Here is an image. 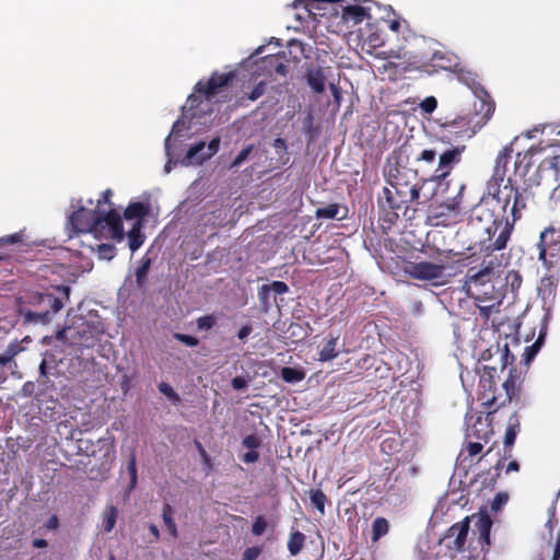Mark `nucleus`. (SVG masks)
<instances>
[{"instance_id": "obj_1", "label": "nucleus", "mask_w": 560, "mask_h": 560, "mask_svg": "<svg viewBox=\"0 0 560 560\" xmlns=\"http://www.w3.org/2000/svg\"><path fill=\"white\" fill-rule=\"evenodd\" d=\"M505 185L504 197H498V202L502 203L503 215L493 218L492 224L486 229L490 243L487 245L488 250H503L506 248L511 240L515 224L517 221L529 217L536 209L537 202L535 194L528 187H518Z\"/></svg>"}, {"instance_id": "obj_2", "label": "nucleus", "mask_w": 560, "mask_h": 560, "mask_svg": "<svg viewBox=\"0 0 560 560\" xmlns=\"http://www.w3.org/2000/svg\"><path fill=\"white\" fill-rule=\"evenodd\" d=\"M459 82L467 85L478 97L479 107L475 105L476 113L470 117H457L447 125L451 133L460 135L462 137L471 138L491 119L495 103L490 94L478 80V74L471 69L458 63L453 70Z\"/></svg>"}, {"instance_id": "obj_3", "label": "nucleus", "mask_w": 560, "mask_h": 560, "mask_svg": "<svg viewBox=\"0 0 560 560\" xmlns=\"http://www.w3.org/2000/svg\"><path fill=\"white\" fill-rule=\"evenodd\" d=\"M70 301V287L56 285L43 292H27L19 299L23 324L48 325Z\"/></svg>"}, {"instance_id": "obj_4", "label": "nucleus", "mask_w": 560, "mask_h": 560, "mask_svg": "<svg viewBox=\"0 0 560 560\" xmlns=\"http://www.w3.org/2000/svg\"><path fill=\"white\" fill-rule=\"evenodd\" d=\"M409 172L397 165H388L385 170L386 182L390 188H383V197L392 210H398L402 205L416 201L420 196L421 188L407 180V173Z\"/></svg>"}, {"instance_id": "obj_5", "label": "nucleus", "mask_w": 560, "mask_h": 560, "mask_svg": "<svg viewBox=\"0 0 560 560\" xmlns=\"http://www.w3.org/2000/svg\"><path fill=\"white\" fill-rule=\"evenodd\" d=\"M93 235L96 238L114 240L121 242L125 238L121 215L114 209L107 212L98 210L96 222H94Z\"/></svg>"}, {"instance_id": "obj_6", "label": "nucleus", "mask_w": 560, "mask_h": 560, "mask_svg": "<svg viewBox=\"0 0 560 560\" xmlns=\"http://www.w3.org/2000/svg\"><path fill=\"white\" fill-rule=\"evenodd\" d=\"M446 265L444 262L431 261H407L404 272L410 278L421 281L435 282L444 277Z\"/></svg>"}, {"instance_id": "obj_7", "label": "nucleus", "mask_w": 560, "mask_h": 560, "mask_svg": "<svg viewBox=\"0 0 560 560\" xmlns=\"http://www.w3.org/2000/svg\"><path fill=\"white\" fill-rule=\"evenodd\" d=\"M234 78L235 72L233 71L226 73L214 71L207 81H198L194 90L197 94L203 95L207 101H211L214 96L220 94L223 89L228 88Z\"/></svg>"}, {"instance_id": "obj_8", "label": "nucleus", "mask_w": 560, "mask_h": 560, "mask_svg": "<svg viewBox=\"0 0 560 560\" xmlns=\"http://www.w3.org/2000/svg\"><path fill=\"white\" fill-rule=\"evenodd\" d=\"M465 149V145H456L443 151L439 156V164L434 170L431 179L439 183L445 179L453 168L460 163L462 154Z\"/></svg>"}, {"instance_id": "obj_9", "label": "nucleus", "mask_w": 560, "mask_h": 560, "mask_svg": "<svg viewBox=\"0 0 560 560\" xmlns=\"http://www.w3.org/2000/svg\"><path fill=\"white\" fill-rule=\"evenodd\" d=\"M495 376L497 368L488 365L482 366L479 380V400L482 401V405L493 409L498 401V397L494 395L497 384Z\"/></svg>"}, {"instance_id": "obj_10", "label": "nucleus", "mask_w": 560, "mask_h": 560, "mask_svg": "<svg viewBox=\"0 0 560 560\" xmlns=\"http://www.w3.org/2000/svg\"><path fill=\"white\" fill-rule=\"evenodd\" d=\"M97 212V209L91 210L84 207H80L70 215L69 223L77 233L93 234L94 222H96Z\"/></svg>"}, {"instance_id": "obj_11", "label": "nucleus", "mask_w": 560, "mask_h": 560, "mask_svg": "<svg viewBox=\"0 0 560 560\" xmlns=\"http://www.w3.org/2000/svg\"><path fill=\"white\" fill-rule=\"evenodd\" d=\"M546 270V273L541 277L538 284V294L541 299L547 302H551L556 298L558 284H559V270L560 265L548 269L547 267H542Z\"/></svg>"}, {"instance_id": "obj_12", "label": "nucleus", "mask_w": 560, "mask_h": 560, "mask_svg": "<svg viewBox=\"0 0 560 560\" xmlns=\"http://www.w3.org/2000/svg\"><path fill=\"white\" fill-rule=\"evenodd\" d=\"M502 386L505 392V398L502 401H497L493 411H495L499 407L504 406L506 402H510L512 399L520 397L521 382L520 375L517 374V370L515 368L510 369L509 376L503 382Z\"/></svg>"}, {"instance_id": "obj_13", "label": "nucleus", "mask_w": 560, "mask_h": 560, "mask_svg": "<svg viewBox=\"0 0 560 560\" xmlns=\"http://www.w3.org/2000/svg\"><path fill=\"white\" fill-rule=\"evenodd\" d=\"M492 434L493 429L491 422H489L488 419L483 418L482 416H478L475 422L467 428L468 438H474L476 440L482 441L483 443H488Z\"/></svg>"}, {"instance_id": "obj_14", "label": "nucleus", "mask_w": 560, "mask_h": 560, "mask_svg": "<svg viewBox=\"0 0 560 560\" xmlns=\"http://www.w3.org/2000/svg\"><path fill=\"white\" fill-rule=\"evenodd\" d=\"M305 79L308 86L312 89L314 93L322 94L325 91L327 80L325 68L319 66L307 67L305 71Z\"/></svg>"}, {"instance_id": "obj_15", "label": "nucleus", "mask_w": 560, "mask_h": 560, "mask_svg": "<svg viewBox=\"0 0 560 560\" xmlns=\"http://www.w3.org/2000/svg\"><path fill=\"white\" fill-rule=\"evenodd\" d=\"M430 60L434 67L451 72H453V70L458 67V63L460 62L459 58L455 54L441 50L434 51Z\"/></svg>"}, {"instance_id": "obj_16", "label": "nucleus", "mask_w": 560, "mask_h": 560, "mask_svg": "<svg viewBox=\"0 0 560 560\" xmlns=\"http://www.w3.org/2000/svg\"><path fill=\"white\" fill-rule=\"evenodd\" d=\"M454 530H457V536L453 540V544L448 546V548L456 552H462L465 549V544L469 532V517H465L463 521L453 524V532Z\"/></svg>"}, {"instance_id": "obj_17", "label": "nucleus", "mask_w": 560, "mask_h": 560, "mask_svg": "<svg viewBox=\"0 0 560 560\" xmlns=\"http://www.w3.org/2000/svg\"><path fill=\"white\" fill-rule=\"evenodd\" d=\"M339 340V335L334 336L331 334L328 335L326 342L323 345L320 351L318 352V360L320 362H328L336 359L340 350L337 348Z\"/></svg>"}, {"instance_id": "obj_18", "label": "nucleus", "mask_w": 560, "mask_h": 560, "mask_svg": "<svg viewBox=\"0 0 560 560\" xmlns=\"http://www.w3.org/2000/svg\"><path fill=\"white\" fill-rule=\"evenodd\" d=\"M150 213V205L136 201L130 202L124 211L126 220H136L143 222V219Z\"/></svg>"}, {"instance_id": "obj_19", "label": "nucleus", "mask_w": 560, "mask_h": 560, "mask_svg": "<svg viewBox=\"0 0 560 560\" xmlns=\"http://www.w3.org/2000/svg\"><path fill=\"white\" fill-rule=\"evenodd\" d=\"M491 278L488 273L482 272V268L479 270H475L470 268L465 277L463 288L469 292L472 287L477 288L480 285H485L486 283L491 281Z\"/></svg>"}, {"instance_id": "obj_20", "label": "nucleus", "mask_w": 560, "mask_h": 560, "mask_svg": "<svg viewBox=\"0 0 560 560\" xmlns=\"http://www.w3.org/2000/svg\"><path fill=\"white\" fill-rule=\"evenodd\" d=\"M494 250H488L487 246L485 247V258L481 264L482 272L488 273L490 277H493L497 272L502 268V258L503 255L492 256Z\"/></svg>"}, {"instance_id": "obj_21", "label": "nucleus", "mask_w": 560, "mask_h": 560, "mask_svg": "<svg viewBox=\"0 0 560 560\" xmlns=\"http://www.w3.org/2000/svg\"><path fill=\"white\" fill-rule=\"evenodd\" d=\"M343 2V0H295L294 8L304 7L308 14L316 15L315 11L326 10L327 5Z\"/></svg>"}, {"instance_id": "obj_22", "label": "nucleus", "mask_w": 560, "mask_h": 560, "mask_svg": "<svg viewBox=\"0 0 560 560\" xmlns=\"http://www.w3.org/2000/svg\"><path fill=\"white\" fill-rule=\"evenodd\" d=\"M369 12L361 5H346L341 7V16L346 22H352L354 24L361 23Z\"/></svg>"}, {"instance_id": "obj_23", "label": "nucleus", "mask_w": 560, "mask_h": 560, "mask_svg": "<svg viewBox=\"0 0 560 560\" xmlns=\"http://www.w3.org/2000/svg\"><path fill=\"white\" fill-rule=\"evenodd\" d=\"M142 228L143 222L136 221L127 233L129 248L132 253L138 250L144 243L145 236L142 233Z\"/></svg>"}, {"instance_id": "obj_24", "label": "nucleus", "mask_w": 560, "mask_h": 560, "mask_svg": "<svg viewBox=\"0 0 560 560\" xmlns=\"http://www.w3.org/2000/svg\"><path fill=\"white\" fill-rule=\"evenodd\" d=\"M466 189V185L464 183H459L457 185V192L455 196L446 197L444 202L442 203V207H445L448 211L453 212L454 214H459L463 210V194Z\"/></svg>"}, {"instance_id": "obj_25", "label": "nucleus", "mask_w": 560, "mask_h": 560, "mask_svg": "<svg viewBox=\"0 0 560 560\" xmlns=\"http://www.w3.org/2000/svg\"><path fill=\"white\" fill-rule=\"evenodd\" d=\"M505 175V170H501L497 166L493 167L492 176L487 184L488 192L492 195L493 198L500 197V186L503 183Z\"/></svg>"}, {"instance_id": "obj_26", "label": "nucleus", "mask_w": 560, "mask_h": 560, "mask_svg": "<svg viewBox=\"0 0 560 560\" xmlns=\"http://www.w3.org/2000/svg\"><path fill=\"white\" fill-rule=\"evenodd\" d=\"M520 429H521V424H520L518 418H517L516 413H514L510 418L509 425L505 431V435H504V446L505 447H512L514 445L515 439L520 432Z\"/></svg>"}, {"instance_id": "obj_27", "label": "nucleus", "mask_w": 560, "mask_h": 560, "mask_svg": "<svg viewBox=\"0 0 560 560\" xmlns=\"http://www.w3.org/2000/svg\"><path fill=\"white\" fill-rule=\"evenodd\" d=\"M389 530V523L385 517L378 516L372 523V536L373 542L380 540Z\"/></svg>"}, {"instance_id": "obj_28", "label": "nucleus", "mask_w": 560, "mask_h": 560, "mask_svg": "<svg viewBox=\"0 0 560 560\" xmlns=\"http://www.w3.org/2000/svg\"><path fill=\"white\" fill-rule=\"evenodd\" d=\"M173 513H174V510H173L172 505L168 503H165L163 506V510H162L163 522H164L168 533L171 534V536L174 538H177L178 530H177L176 523L173 518Z\"/></svg>"}, {"instance_id": "obj_29", "label": "nucleus", "mask_w": 560, "mask_h": 560, "mask_svg": "<svg viewBox=\"0 0 560 560\" xmlns=\"http://www.w3.org/2000/svg\"><path fill=\"white\" fill-rule=\"evenodd\" d=\"M206 149V143L203 141H199L198 143L191 145L185 158H184V163L185 164H200L198 161L199 159L202 156V154L205 153Z\"/></svg>"}, {"instance_id": "obj_30", "label": "nucleus", "mask_w": 560, "mask_h": 560, "mask_svg": "<svg viewBox=\"0 0 560 560\" xmlns=\"http://www.w3.org/2000/svg\"><path fill=\"white\" fill-rule=\"evenodd\" d=\"M305 535L299 530L291 533L288 540V549L292 556H296L303 549Z\"/></svg>"}, {"instance_id": "obj_31", "label": "nucleus", "mask_w": 560, "mask_h": 560, "mask_svg": "<svg viewBox=\"0 0 560 560\" xmlns=\"http://www.w3.org/2000/svg\"><path fill=\"white\" fill-rule=\"evenodd\" d=\"M340 207L338 203H330L326 207L317 208L315 217L317 219H339L342 220L345 215L338 217Z\"/></svg>"}, {"instance_id": "obj_32", "label": "nucleus", "mask_w": 560, "mask_h": 560, "mask_svg": "<svg viewBox=\"0 0 560 560\" xmlns=\"http://www.w3.org/2000/svg\"><path fill=\"white\" fill-rule=\"evenodd\" d=\"M151 258L144 256L141 259L140 266L136 270V282L139 288L144 287L148 278V273L151 267Z\"/></svg>"}, {"instance_id": "obj_33", "label": "nucleus", "mask_w": 560, "mask_h": 560, "mask_svg": "<svg viewBox=\"0 0 560 560\" xmlns=\"http://www.w3.org/2000/svg\"><path fill=\"white\" fill-rule=\"evenodd\" d=\"M305 377V372L290 366H284L281 369V378L287 383H298L303 381Z\"/></svg>"}, {"instance_id": "obj_34", "label": "nucleus", "mask_w": 560, "mask_h": 560, "mask_svg": "<svg viewBox=\"0 0 560 560\" xmlns=\"http://www.w3.org/2000/svg\"><path fill=\"white\" fill-rule=\"evenodd\" d=\"M486 214L488 219L493 218V212L489 208L488 200L482 197L480 201L472 208L471 218L481 221Z\"/></svg>"}, {"instance_id": "obj_35", "label": "nucleus", "mask_w": 560, "mask_h": 560, "mask_svg": "<svg viewBox=\"0 0 560 560\" xmlns=\"http://www.w3.org/2000/svg\"><path fill=\"white\" fill-rule=\"evenodd\" d=\"M117 521V509L114 505L106 508L103 514V528L106 533H110Z\"/></svg>"}, {"instance_id": "obj_36", "label": "nucleus", "mask_w": 560, "mask_h": 560, "mask_svg": "<svg viewBox=\"0 0 560 560\" xmlns=\"http://www.w3.org/2000/svg\"><path fill=\"white\" fill-rule=\"evenodd\" d=\"M266 86H267V83L265 81H260L253 88V90L249 93H244V95L241 97V103L244 104L245 100L250 101V102L257 101L259 97H261L265 94Z\"/></svg>"}, {"instance_id": "obj_37", "label": "nucleus", "mask_w": 560, "mask_h": 560, "mask_svg": "<svg viewBox=\"0 0 560 560\" xmlns=\"http://www.w3.org/2000/svg\"><path fill=\"white\" fill-rule=\"evenodd\" d=\"M326 501L327 497L320 489L312 490L311 502L322 514H324Z\"/></svg>"}, {"instance_id": "obj_38", "label": "nucleus", "mask_w": 560, "mask_h": 560, "mask_svg": "<svg viewBox=\"0 0 560 560\" xmlns=\"http://www.w3.org/2000/svg\"><path fill=\"white\" fill-rule=\"evenodd\" d=\"M512 153L513 149L511 147L503 148V150L499 152L495 159L494 166L506 171L508 164L512 158Z\"/></svg>"}, {"instance_id": "obj_39", "label": "nucleus", "mask_w": 560, "mask_h": 560, "mask_svg": "<svg viewBox=\"0 0 560 560\" xmlns=\"http://www.w3.org/2000/svg\"><path fill=\"white\" fill-rule=\"evenodd\" d=\"M215 324H217V316L214 314L200 316L196 320L198 330H210L215 326Z\"/></svg>"}, {"instance_id": "obj_40", "label": "nucleus", "mask_w": 560, "mask_h": 560, "mask_svg": "<svg viewBox=\"0 0 560 560\" xmlns=\"http://www.w3.org/2000/svg\"><path fill=\"white\" fill-rule=\"evenodd\" d=\"M269 60L276 62L275 63V70L273 73L280 74V75H287L288 73V66L284 62V57L277 54V55H269Z\"/></svg>"}, {"instance_id": "obj_41", "label": "nucleus", "mask_w": 560, "mask_h": 560, "mask_svg": "<svg viewBox=\"0 0 560 560\" xmlns=\"http://www.w3.org/2000/svg\"><path fill=\"white\" fill-rule=\"evenodd\" d=\"M97 253L98 256L103 259L110 260L116 255V247L110 244H97Z\"/></svg>"}, {"instance_id": "obj_42", "label": "nucleus", "mask_w": 560, "mask_h": 560, "mask_svg": "<svg viewBox=\"0 0 560 560\" xmlns=\"http://www.w3.org/2000/svg\"><path fill=\"white\" fill-rule=\"evenodd\" d=\"M219 148H220V138L219 137H215L213 138L208 147H207V151L206 153L202 154V156L199 159V163H202L205 162L206 160L210 159L211 156H213L218 151H219Z\"/></svg>"}, {"instance_id": "obj_43", "label": "nucleus", "mask_w": 560, "mask_h": 560, "mask_svg": "<svg viewBox=\"0 0 560 560\" xmlns=\"http://www.w3.org/2000/svg\"><path fill=\"white\" fill-rule=\"evenodd\" d=\"M492 524L493 523H492L491 517L488 514H482L479 516L476 525H477L479 534L481 535V534L491 533Z\"/></svg>"}, {"instance_id": "obj_44", "label": "nucleus", "mask_w": 560, "mask_h": 560, "mask_svg": "<svg viewBox=\"0 0 560 560\" xmlns=\"http://www.w3.org/2000/svg\"><path fill=\"white\" fill-rule=\"evenodd\" d=\"M267 521L262 515H258L255 517L253 526H252V533L254 536H261L266 529H267Z\"/></svg>"}, {"instance_id": "obj_45", "label": "nucleus", "mask_w": 560, "mask_h": 560, "mask_svg": "<svg viewBox=\"0 0 560 560\" xmlns=\"http://www.w3.org/2000/svg\"><path fill=\"white\" fill-rule=\"evenodd\" d=\"M19 348L16 343H11L7 348L5 352L0 355V366L7 365L18 354Z\"/></svg>"}, {"instance_id": "obj_46", "label": "nucleus", "mask_w": 560, "mask_h": 560, "mask_svg": "<svg viewBox=\"0 0 560 560\" xmlns=\"http://www.w3.org/2000/svg\"><path fill=\"white\" fill-rule=\"evenodd\" d=\"M254 149V145L253 144H249L247 147H245L235 158L234 160L232 161L230 167L231 168H235V167H238L240 165H242L248 158V155L250 154V152L253 151Z\"/></svg>"}, {"instance_id": "obj_47", "label": "nucleus", "mask_w": 560, "mask_h": 560, "mask_svg": "<svg viewBox=\"0 0 560 560\" xmlns=\"http://www.w3.org/2000/svg\"><path fill=\"white\" fill-rule=\"evenodd\" d=\"M271 291L269 290L267 284H262L258 289V299L264 308H268L271 304Z\"/></svg>"}, {"instance_id": "obj_48", "label": "nucleus", "mask_w": 560, "mask_h": 560, "mask_svg": "<svg viewBox=\"0 0 560 560\" xmlns=\"http://www.w3.org/2000/svg\"><path fill=\"white\" fill-rule=\"evenodd\" d=\"M242 445L248 450L257 451L261 445V440L256 434H249L243 439Z\"/></svg>"}, {"instance_id": "obj_49", "label": "nucleus", "mask_w": 560, "mask_h": 560, "mask_svg": "<svg viewBox=\"0 0 560 560\" xmlns=\"http://www.w3.org/2000/svg\"><path fill=\"white\" fill-rule=\"evenodd\" d=\"M173 336L176 340L180 341L187 347H197L199 345V339L197 337L182 332H175Z\"/></svg>"}, {"instance_id": "obj_50", "label": "nucleus", "mask_w": 560, "mask_h": 560, "mask_svg": "<svg viewBox=\"0 0 560 560\" xmlns=\"http://www.w3.org/2000/svg\"><path fill=\"white\" fill-rule=\"evenodd\" d=\"M127 470L130 475V488H133L138 480L136 456L133 454L127 464Z\"/></svg>"}, {"instance_id": "obj_51", "label": "nucleus", "mask_w": 560, "mask_h": 560, "mask_svg": "<svg viewBox=\"0 0 560 560\" xmlns=\"http://www.w3.org/2000/svg\"><path fill=\"white\" fill-rule=\"evenodd\" d=\"M159 390L174 402L179 401L178 394L173 389V387L170 384L164 382L160 383Z\"/></svg>"}, {"instance_id": "obj_52", "label": "nucleus", "mask_w": 560, "mask_h": 560, "mask_svg": "<svg viewBox=\"0 0 560 560\" xmlns=\"http://www.w3.org/2000/svg\"><path fill=\"white\" fill-rule=\"evenodd\" d=\"M498 477H499V472H495L494 475L490 476V471L482 472V474L478 475V478H482V481H481L482 486L485 488H490V489L494 488Z\"/></svg>"}, {"instance_id": "obj_53", "label": "nucleus", "mask_w": 560, "mask_h": 560, "mask_svg": "<svg viewBox=\"0 0 560 560\" xmlns=\"http://www.w3.org/2000/svg\"><path fill=\"white\" fill-rule=\"evenodd\" d=\"M438 106V101L434 96H428L425 97L421 104H420V107L421 109L427 113V114H431L435 110Z\"/></svg>"}, {"instance_id": "obj_54", "label": "nucleus", "mask_w": 560, "mask_h": 560, "mask_svg": "<svg viewBox=\"0 0 560 560\" xmlns=\"http://www.w3.org/2000/svg\"><path fill=\"white\" fill-rule=\"evenodd\" d=\"M271 293L275 294H284L289 291V287L283 281H272L270 284H267Z\"/></svg>"}, {"instance_id": "obj_55", "label": "nucleus", "mask_w": 560, "mask_h": 560, "mask_svg": "<svg viewBox=\"0 0 560 560\" xmlns=\"http://www.w3.org/2000/svg\"><path fill=\"white\" fill-rule=\"evenodd\" d=\"M482 443L483 442L479 441V440L477 442H468L466 445V451H467L468 455L471 457L478 455L483 448Z\"/></svg>"}, {"instance_id": "obj_56", "label": "nucleus", "mask_w": 560, "mask_h": 560, "mask_svg": "<svg viewBox=\"0 0 560 560\" xmlns=\"http://www.w3.org/2000/svg\"><path fill=\"white\" fill-rule=\"evenodd\" d=\"M260 553L261 550L259 547H249L243 552L242 560H256Z\"/></svg>"}, {"instance_id": "obj_57", "label": "nucleus", "mask_w": 560, "mask_h": 560, "mask_svg": "<svg viewBox=\"0 0 560 560\" xmlns=\"http://www.w3.org/2000/svg\"><path fill=\"white\" fill-rule=\"evenodd\" d=\"M508 499H509V498H508V494H506V493H501V492H500V493L495 494V497H494V499H493V501H492V503H491V509H492L493 511H498L499 509H501V506H502L503 504H505V503H506Z\"/></svg>"}, {"instance_id": "obj_58", "label": "nucleus", "mask_w": 560, "mask_h": 560, "mask_svg": "<svg viewBox=\"0 0 560 560\" xmlns=\"http://www.w3.org/2000/svg\"><path fill=\"white\" fill-rule=\"evenodd\" d=\"M436 151L432 149H425L420 153L418 161H424L427 163H433L436 158Z\"/></svg>"}, {"instance_id": "obj_59", "label": "nucleus", "mask_w": 560, "mask_h": 560, "mask_svg": "<svg viewBox=\"0 0 560 560\" xmlns=\"http://www.w3.org/2000/svg\"><path fill=\"white\" fill-rule=\"evenodd\" d=\"M541 165H547L548 167L553 168L556 173H558L560 171V155H553L551 158L546 159Z\"/></svg>"}, {"instance_id": "obj_60", "label": "nucleus", "mask_w": 560, "mask_h": 560, "mask_svg": "<svg viewBox=\"0 0 560 560\" xmlns=\"http://www.w3.org/2000/svg\"><path fill=\"white\" fill-rule=\"evenodd\" d=\"M259 459V453L257 451L249 450L247 453L242 455V460L245 464H253Z\"/></svg>"}, {"instance_id": "obj_61", "label": "nucleus", "mask_w": 560, "mask_h": 560, "mask_svg": "<svg viewBox=\"0 0 560 560\" xmlns=\"http://www.w3.org/2000/svg\"><path fill=\"white\" fill-rule=\"evenodd\" d=\"M22 241V235L20 233H14L0 238V244H16Z\"/></svg>"}, {"instance_id": "obj_62", "label": "nucleus", "mask_w": 560, "mask_h": 560, "mask_svg": "<svg viewBox=\"0 0 560 560\" xmlns=\"http://www.w3.org/2000/svg\"><path fill=\"white\" fill-rule=\"evenodd\" d=\"M231 384L235 390H242L247 387V381L243 376L234 377Z\"/></svg>"}, {"instance_id": "obj_63", "label": "nucleus", "mask_w": 560, "mask_h": 560, "mask_svg": "<svg viewBox=\"0 0 560 560\" xmlns=\"http://www.w3.org/2000/svg\"><path fill=\"white\" fill-rule=\"evenodd\" d=\"M113 197V191L110 188L104 190L101 195V198L97 200V207H101L104 203L110 205V199Z\"/></svg>"}, {"instance_id": "obj_64", "label": "nucleus", "mask_w": 560, "mask_h": 560, "mask_svg": "<svg viewBox=\"0 0 560 560\" xmlns=\"http://www.w3.org/2000/svg\"><path fill=\"white\" fill-rule=\"evenodd\" d=\"M503 364L502 368L504 369L508 364H512L515 360L514 355L511 354L508 345L504 346L503 353H502Z\"/></svg>"}]
</instances>
